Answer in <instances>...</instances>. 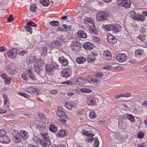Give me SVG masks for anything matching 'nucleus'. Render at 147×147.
Masks as SVG:
<instances>
[{
  "instance_id": "3c124183",
  "label": "nucleus",
  "mask_w": 147,
  "mask_h": 147,
  "mask_svg": "<svg viewBox=\"0 0 147 147\" xmlns=\"http://www.w3.org/2000/svg\"><path fill=\"white\" fill-rule=\"evenodd\" d=\"M96 77L97 78L101 77L104 76V74L101 73H98L96 74Z\"/></svg>"
},
{
  "instance_id": "58836bf2",
  "label": "nucleus",
  "mask_w": 147,
  "mask_h": 147,
  "mask_svg": "<svg viewBox=\"0 0 147 147\" xmlns=\"http://www.w3.org/2000/svg\"><path fill=\"white\" fill-rule=\"evenodd\" d=\"M54 44L55 46L57 47H59L62 45L61 43H60L57 39L56 40L54 41Z\"/></svg>"
},
{
  "instance_id": "c03bdc74",
  "label": "nucleus",
  "mask_w": 147,
  "mask_h": 147,
  "mask_svg": "<svg viewBox=\"0 0 147 147\" xmlns=\"http://www.w3.org/2000/svg\"><path fill=\"white\" fill-rule=\"evenodd\" d=\"M32 71V69L31 67H28L26 69V71L28 75L30 74H31Z\"/></svg>"
},
{
  "instance_id": "a878e982",
  "label": "nucleus",
  "mask_w": 147,
  "mask_h": 147,
  "mask_svg": "<svg viewBox=\"0 0 147 147\" xmlns=\"http://www.w3.org/2000/svg\"><path fill=\"white\" fill-rule=\"evenodd\" d=\"M40 3L45 6H48L50 4V2L49 0H40Z\"/></svg>"
},
{
  "instance_id": "412c9836",
  "label": "nucleus",
  "mask_w": 147,
  "mask_h": 147,
  "mask_svg": "<svg viewBox=\"0 0 147 147\" xmlns=\"http://www.w3.org/2000/svg\"><path fill=\"white\" fill-rule=\"evenodd\" d=\"M59 61L64 66L67 65L69 63V61L67 59L63 57H59Z\"/></svg>"
},
{
  "instance_id": "e433bc0d",
  "label": "nucleus",
  "mask_w": 147,
  "mask_h": 147,
  "mask_svg": "<svg viewBox=\"0 0 147 147\" xmlns=\"http://www.w3.org/2000/svg\"><path fill=\"white\" fill-rule=\"evenodd\" d=\"M77 79L78 80V85H82L85 84L86 82L84 80L82 79L81 78H79Z\"/></svg>"
},
{
  "instance_id": "f8f14e48",
  "label": "nucleus",
  "mask_w": 147,
  "mask_h": 147,
  "mask_svg": "<svg viewBox=\"0 0 147 147\" xmlns=\"http://www.w3.org/2000/svg\"><path fill=\"white\" fill-rule=\"evenodd\" d=\"M9 138L6 136H0V142L2 144H8L10 142Z\"/></svg>"
},
{
  "instance_id": "774afa93",
  "label": "nucleus",
  "mask_w": 147,
  "mask_h": 147,
  "mask_svg": "<svg viewBox=\"0 0 147 147\" xmlns=\"http://www.w3.org/2000/svg\"><path fill=\"white\" fill-rule=\"evenodd\" d=\"M12 135L13 137L14 138H16V137L18 136V135H19L17 134L16 133V132L15 131H14L13 132Z\"/></svg>"
},
{
  "instance_id": "a19ab883",
  "label": "nucleus",
  "mask_w": 147,
  "mask_h": 147,
  "mask_svg": "<svg viewBox=\"0 0 147 147\" xmlns=\"http://www.w3.org/2000/svg\"><path fill=\"white\" fill-rule=\"evenodd\" d=\"M32 140L34 142L36 143L38 142H40V140H40V138L36 136L32 138Z\"/></svg>"
},
{
  "instance_id": "5701e85b",
  "label": "nucleus",
  "mask_w": 147,
  "mask_h": 147,
  "mask_svg": "<svg viewBox=\"0 0 147 147\" xmlns=\"http://www.w3.org/2000/svg\"><path fill=\"white\" fill-rule=\"evenodd\" d=\"M86 60V59L84 57H78L76 59V62L78 64H82L84 63Z\"/></svg>"
},
{
  "instance_id": "6e6d98bb",
  "label": "nucleus",
  "mask_w": 147,
  "mask_h": 147,
  "mask_svg": "<svg viewBox=\"0 0 147 147\" xmlns=\"http://www.w3.org/2000/svg\"><path fill=\"white\" fill-rule=\"evenodd\" d=\"M138 38L142 42H144L145 40V38H144V36H142L141 35H140Z\"/></svg>"
},
{
  "instance_id": "f3484780",
  "label": "nucleus",
  "mask_w": 147,
  "mask_h": 147,
  "mask_svg": "<svg viewBox=\"0 0 147 147\" xmlns=\"http://www.w3.org/2000/svg\"><path fill=\"white\" fill-rule=\"evenodd\" d=\"M142 13L144 16L139 14L138 16L137 20L141 21H144L145 20V18L144 16H147V10L143 11L142 12Z\"/></svg>"
},
{
  "instance_id": "4468645a",
  "label": "nucleus",
  "mask_w": 147,
  "mask_h": 147,
  "mask_svg": "<svg viewBox=\"0 0 147 147\" xmlns=\"http://www.w3.org/2000/svg\"><path fill=\"white\" fill-rule=\"evenodd\" d=\"M107 40L110 43L114 44L117 42V39L113 36L111 35L110 34H107Z\"/></svg>"
},
{
  "instance_id": "f03ea898",
  "label": "nucleus",
  "mask_w": 147,
  "mask_h": 147,
  "mask_svg": "<svg viewBox=\"0 0 147 147\" xmlns=\"http://www.w3.org/2000/svg\"><path fill=\"white\" fill-rule=\"evenodd\" d=\"M42 137H43V139L40 140V143L41 145L44 147H48L51 144L50 139L47 137V136L48 134L47 133H43L42 132L41 133Z\"/></svg>"
},
{
  "instance_id": "bb28decb",
  "label": "nucleus",
  "mask_w": 147,
  "mask_h": 147,
  "mask_svg": "<svg viewBox=\"0 0 147 147\" xmlns=\"http://www.w3.org/2000/svg\"><path fill=\"white\" fill-rule=\"evenodd\" d=\"M40 51L42 55L45 56L47 53V48L45 47H43L40 48Z\"/></svg>"
},
{
  "instance_id": "9d476101",
  "label": "nucleus",
  "mask_w": 147,
  "mask_h": 147,
  "mask_svg": "<svg viewBox=\"0 0 147 147\" xmlns=\"http://www.w3.org/2000/svg\"><path fill=\"white\" fill-rule=\"evenodd\" d=\"M7 56L9 57L14 59L17 54V49L15 48L10 50L7 52Z\"/></svg>"
},
{
  "instance_id": "c9c22d12",
  "label": "nucleus",
  "mask_w": 147,
  "mask_h": 147,
  "mask_svg": "<svg viewBox=\"0 0 147 147\" xmlns=\"http://www.w3.org/2000/svg\"><path fill=\"white\" fill-rule=\"evenodd\" d=\"M36 89L31 87H29L27 90V92L31 94L34 93V92H36Z\"/></svg>"
},
{
  "instance_id": "ddd939ff",
  "label": "nucleus",
  "mask_w": 147,
  "mask_h": 147,
  "mask_svg": "<svg viewBox=\"0 0 147 147\" xmlns=\"http://www.w3.org/2000/svg\"><path fill=\"white\" fill-rule=\"evenodd\" d=\"M83 47L86 50H90L92 49L94 47V45L89 42L84 43Z\"/></svg>"
},
{
  "instance_id": "393cba45",
  "label": "nucleus",
  "mask_w": 147,
  "mask_h": 147,
  "mask_svg": "<svg viewBox=\"0 0 147 147\" xmlns=\"http://www.w3.org/2000/svg\"><path fill=\"white\" fill-rule=\"evenodd\" d=\"M135 54L138 56H141L144 54V50L142 49H139L136 50L135 51Z\"/></svg>"
},
{
  "instance_id": "37998d69",
  "label": "nucleus",
  "mask_w": 147,
  "mask_h": 147,
  "mask_svg": "<svg viewBox=\"0 0 147 147\" xmlns=\"http://www.w3.org/2000/svg\"><path fill=\"white\" fill-rule=\"evenodd\" d=\"M80 90L82 92H86L87 93H90L91 92V90L87 89L86 88H83Z\"/></svg>"
},
{
  "instance_id": "a211bd4d",
  "label": "nucleus",
  "mask_w": 147,
  "mask_h": 147,
  "mask_svg": "<svg viewBox=\"0 0 147 147\" xmlns=\"http://www.w3.org/2000/svg\"><path fill=\"white\" fill-rule=\"evenodd\" d=\"M103 57L105 59L109 60L111 58V52L108 50L104 51L103 55Z\"/></svg>"
},
{
  "instance_id": "4d7b16f0",
  "label": "nucleus",
  "mask_w": 147,
  "mask_h": 147,
  "mask_svg": "<svg viewBox=\"0 0 147 147\" xmlns=\"http://www.w3.org/2000/svg\"><path fill=\"white\" fill-rule=\"evenodd\" d=\"M6 69L8 72H10L12 69L10 65H8Z\"/></svg>"
},
{
  "instance_id": "7ed1b4c3",
  "label": "nucleus",
  "mask_w": 147,
  "mask_h": 147,
  "mask_svg": "<svg viewBox=\"0 0 147 147\" xmlns=\"http://www.w3.org/2000/svg\"><path fill=\"white\" fill-rule=\"evenodd\" d=\"M108 13L104 11H100L97 14L96 18L97 20L100 22L103 23L107 20V16Z\"/></svg>"
},
{
  "instance_id": "49530a36",
  "label": "nucleus",
  "mask_w": 147,
  "mask_h": 147,
  "mask_svg": "<svg viewBox=\"0 0 147 147\" xmlns=\"http://www.w3.org/2000/svg\"><path fill=\"white\" fill-rule=\"evenodd\" d=\"M94 140V146L95 147H98L99 146V142L98 138L97 137L95 138Z\"/></svg>"
},
{
  "instance_id": "e2e57ef3",
  "label": "nucleus",
  "mask_w": 147,
  "mask_h": 147,
  "mask_svg": "<svg viewBox=\"0 0 147 147\" xmlns=\"http://www.w3.org/2000/svg\"><path fill=\"white\" fill-rule=\"evenodd\" d=\"M6 134L5 131L4 130H1L0 131V136H5V134Z\"/></svg>"
},
{
  "instance_id": "ea45409f",
  "label": "nucleus",
  "mask_w": 147,
  "mask_h": 147,
  "mask_svg": "<svg viewBox=\"0 0 147 147\" xmlns=\"http://www.w3.org/2000/svg\"><path fill=\"white\" fill-rule=\"evenodd\" d=\"M5 83L6 84H9L11 83V78L10 77H8L7 78L5 79Z\"/></svg>"
},
{
  "instance_id": "338daca9",
  "label": "nucleus",
  "mask_w": 147,
  "mask_h": 147,
  "mask_svg": "<svg viewBox=\"0 0 147 147\" xmlns=\"http://www.w3.org/2000/svg\"><path fill=\"white\" fill-rule=\"evenodd\" d=\"M28 147H39L36 145H34L31 144H29L28 145Z\"/></svg>"
},
{
  "instance_id": "4c0bfd02",
  "label": "nucleus",
  "mask_w": 147,
  "mask_h": 147,
  "mask_svg": "<svg viewBox=\"0 0 147 147\" xmlns=\"http://www.w3.org/2000/svg\"><path fill=\"white\" fill-rule=\"evenodd\" d=\"M65 39V38L63 36H60L57 38V39L58 41L60 43H61V45H62V43L64 42Z\"/></svg>"
},
{
  "instance_id": "dca6fc26",
  "label": "nucleus",
  "mask_w": 147,
  "mask_h": 147,
  "mask_svg": "<svg viewBox=\"0 0 147 147\" xmlns=\"http://www.w3.org/2000/svg\"><path fill=\"white\" fill-rule=\"evenodd\" d=\"M121 4L123 7L125 8H129L131 5L130 0H122Z\"/></svg>"
},
{
  "instance_id": "cd10ccee",
  "label": "nucleus",
  "mask_w": 147,
  "mask_h": 147,
  "mask_svg": "<svg viewBox=\"0 0 147 147\" xmlns=\"http://www.w3.org/2000/svg\"><path fill=\"white\" fill-rule=\"evenodd\" d=\"M61 26L64 28V30L65 32H68V31L71 30V28L69 26H67L66 24H63Z\"/></svg>"
},
{
  "instance_id": "de8ad7c7",
  "label": "nucleus",
  "mask_w": 147,
  "mask_h": 147,
  "mask_svg": "<svg viewBox=\"0 0 147 147\" xmlns=\"http://www.w3.org/2000/svg\"><path fill=\"white\" fill-rule=\"evenodd\" d=\"M28 75L29 77L32 80H36V78L34 76V75L32 74V73L28 74Z\"/></svg>"
},
{
  "instance_id": "473e14b6",
  "label": "nucleus",
  "mask_w": 147,
  "mask_h": 147,
  "mask_svg": "<svg viewBox=\"0 0 147 147\" xmlns=\"http://www.w3.org/2000/svg\"><path fill=\"white\" fill-rule=\"evenodd\" d=\"M38 8L36 7V5L34 4H33L31 5L30 7V11L33 12H36L37 11V9Z\"/></svg>"
},
{
  "instance_id": "864d4df0",
  "label": "nucleus",
  "mask_w": 147,
  "mask_h": 147,
  "mask_svg": "<svg viewBox=\"0 0 147 147\" xmlns=\"http://www.w3.org/2000/svg\"><path fill=\"white\" fill-rule=\"evenodd\" d=\"M13 19L12 15L10 14L7 20L8 22H11L13 21Z\"/></svg>"
},
{
  "instance_id": "8fccbe9b",
  "label": "nucleus",
  "mask_w": 147,
  "mask_h": 147,
  "mask_svg": "<svg viewBox=\"0 0 147 147\" xmlns=\"http://www.w3.org/2000/svg\"><path fill=\"white\" fill-rule=\"evenodd\" d=\"M144 133L142 132H140L138 134L137 136L139 138H142L144 137Z\"/></svg>"
},
{
  "instance_id": "b1692460",
  "label": "nucleus",
  "mask_w": 147,
  "mask_h": 147,
  "mask_svg": "<svg viewBox=\"0 0 147 147\" xmlns=\"http://www.w3.org/2000/svg\"><path fill=\"white\" fill-rule=\"evenodd\" d=\"M96 27V26L95 25H94L93 26H90V27H89V32L92 33L96 34L97 31Z\"/></svg>"
},
{
  "instance_id": "f704fd0d",
  "label": "nucleus",
  "mask_w": 147,
  "mask_h": 147,
  "mask_svg": "<svg viewBox=\"0 0 147 147\" xmlns=\"http://www.w3.org/2000/svg\"><path fill=\"white\" fill-rule=\"evenodd\" d=\"M50 24L53 26H58L59 25V23L58 21L53 20V21L50 22Z\"/></svg>"
},
{
  "instance_id": "9b49d317",
  "label": "nucleus",
  "mask_w": 147,
  "mask_h": 147,
  "mask_svg": "<svg viewBox=\"0 0 147 147\" xmlns=\"http://www.w3.org/2000/svg\"><path fill=\"white\" fill-rule=\"evenodd\" d=\"M94 22V20L90 18H86L84 20V24L86 26H89V27H90V26H93L95 25Z\"/></svg>"
},
{
  "instance_id": "72a5a7b5",
  "label": "nucleus",
  "mask_w": 147,
  "mask_h": 147,
  "mask_svg": "<svg viewBox=\"0 0 147 147\" xmlns=\"http://www.w3.org/2000/svg\"><path fill=\"white\" fill-rule=\"evenodd\" d=\"M35 61L34 58L31 57L30 58H27L26 62L27 64H30L32 63Z\"/></svg>"
},
{
  "instance_id": "39448f33",
  "label": "nucleus",
  "mask_w": 147,
  "mask_h": 147,
  "mask_svg": "<svg viewBox=\"0 0 147 147\" xmlns=\"http://www.w3.org/2000/svg\"><path fill=\"white\" fill-rule=\"evenodd\" d=\"M116 59L120 62H123L126 61L127 57L124 53H119L117 55Z\"/></svg>"
},
{
  "instance_id": "0e129e2a",
  "label": "nucleus",
  "mask_w": 147,
  "mask_h": 147,
  "mask_svg": "<svg viewBox=\"0 0 147 147\" xmlns=\"http://www.w3.org/2000/svg\"><path fill=\"white\" fill-rule=\"evenodd\" d=\"M137 147H146L144 143L139 144L138 145Z\"/></svg>"
},
{
  "instance_id": "aec40b11",
  "label": "nucleus",
  "mask_w": 147,
  "mask_h": 147,
  "mask_svg": "<svg viewBox=\"0 0 147 147\" xmlns=\"http://www.w3.org/2000/svg\"><path fill=\"white\" fill-rule=\"evenodd\" d=\"M77 34L79 37L83 38H86L87 36V33L83 30H79L77 32Z\"/></svg>"
},
{
  "instance_id": "1a4fd4ad",
  "label": "nucleus",
  "mask_w": 147,
  "mask_h": 147,
  "mask_svg": "<svg viewBox=\"0 0 147 147\" xmlns=\"http://www.w3.org/2000/svg\"><path fill=\"white\" fill-rule=\"evenodd\" d=\"M71 70L70 69H64L61 72L62 76L65 78H68L71 76Z\"/></svg>"
},
{
  "instance_id": "6ab92c4d",
  "label": "nucleus",
  "mask_w": 147,
  "mask_h": 147,
  "mask_svg": "<svg viewBox=\"0 0 147 147\" xmlns=\"http://www.w3.org/2000/svg\"><path fill=\"white\" fill-rule=\"evenodd\" d=\"M87 103L88 105L92 106H94L96 105L95 99L90 97L87 98Z\"/></svg>"
},
{
  "instance_id": "052dcab7",
  "label": "nucleus",
  "mask_w": 147,
  "mask_h": 147,
  "mask_svg": "<svg viewBox=\"0 0 147 147\" xmlns=\"http://www.w3.org/2000/svg\"><path fill=\"white\" fill-rule=\"evenodd\" d=\"M50 93L53 94H55L57 93V91L56 90H52L50 91Z\"/></svg>"
},
{
  "instance_id": "79ce46f5",
  "label": "nucleus",
  "mask_w": 147,
  "mask_h": 147,
  "mask_svg": "<svg viewBox=\"0 0 147 147\" xmlns=\"http://www.w3.org/2000/svg\"><path fill=\"white\" fill-rule=\"evenodd\" d=\"M90 116L91 118L93 119L95 118L96 117V115L94 112L93 111H91L90 114Z\"/></svg>"
},
{
  "instance_id": "423d86ee",
  "label": "nucleus",
  "mask_w": 147,
  "mask_h": 147,
  "mask_svg": "<svg viewBox=\"0 0 147 147\" xmlns=\"http://www.w3.org/2000/svg\"><path fill=\"white\" fill-rule=\"evenodd\" d=\"M81 46V43L78 41L73 42L71 45L72 50L74 51H78L80 50Z\"/></svg>"
},
{
  "instance_id": "6e6552de",
  "label": "nucleus",
  "mask_w": 147,
  "mask_h": 147,
  "mask_svg": "<svg viewBox=\"0 0 147 147\" xmlns=\"http://www.w3.org/2000/svg\"><path fill=\"white\" fill-rule=\"evenodd\" d=\"M104 26L105 28H106V29L108 31L112 30L113 32L115 33H118L119 32L118 29L114 25L108 24L105 26Z\"/></svg>"
},
{
  "instance_id": "2eb2a0df",
  "label": "nucleus",
  "mask_w": 147,
  "mask_h": 147,
  "mask_svg": "<svg viewBox=\"0 0 147 147\" xmlns=\"http://www.w3.org/2000/svg\"><path fill=\"white\" fill-rule=\"evenodd\" d=\"M123 117L124 118L127 119L129 120L131 123H134L135 122V119L134 116L131 114H125L123 115Z\"/></svg>"
},
{
  "instance_id": "c85d7f7f",
  "label": "nucleus",
  "mask_w": 147,
  "mask_h": 147,
  "mask_svg": "<svg viewBox=\"0 0 147 147\" xmlns=\"http://www.w3.org/2000/svg\"><path fill=\"white\" fill-rule=\"evenodd\" d=\"M22 132H21V136L24 139H26L27 138L28 136V134L27 132L24 131H22Z\"/></svg>"
},
{
  "instance_id": "69168bd1",
  "label": "nucleus",
  "mask_w": 147,
  "mask_h": 147,
  "mask_svg": "<svg viewBox=\"0 0 147 147\" xmlns=\"http://www.w3.org/2000/svg\"><path fill=\"white\" fill-rule=\"evenodd\" d=\"M111 67V66L110 65H106L103 67L104 69H109Z\"/></svg>"
},
{
  "instance_id": "20e7f679",
  "label": "nucleus",
  "mask_w": 147,
  "mask_h": 147,
  "mask_svg": "<svg viewBox=\"0 0 147 147\" xmlns=\"http://www.w3.org/2000/svg\"><path fill=\"white\" fill-rule=\"evenodd\" d=\"M27 25L25 26L26 30L32 33L33 31L35 30L37 27V25L31 21H30L27 23Z\"/></svg>"
},
{
  "instance_id": "0eeeda50",
  "label": "nucleus",
  "mask_w": 147,
  "mask_h": 147,
  "mask_svg": "<svg viewBox=\"0 0 147 147\" xmlns=\"http://www.w3.org/2000/svg\"><path fill=\"white\" fill-rule=\"evenodd\" d=\"M62 109L61 107H59L58 108L56 112L57 115L59 117L65 119L68 118L66 114L62 110Z\"/></svg>"
},
{
  "instance_id": "680f3d73",
  "label": "nucleus",
  "mask_w": 147,
  "mask_h": 147,
  "mask_svg": "<svg viewBox=\"0 0 147 147\" xmlns=\"http://www.w3.org/2000/svg\"><path fill=\"white\" fill-rule=\"evenodd\" d=\"M1 77L3 79H6V78H7V74L4 73H3L1 74Z\"/></svg>"
},
{
  "instance_id": "c756f323",
  "label": "nucleus",
  "mask_w": 147,
  "mask_h": 147,
  "mask_svg": "<svg viewBox=\"0 0 147 147\" xmlns=\"http://www.w3.org/2000/svg\"><path fill=\"white\" fill-rule=\"evenodd\" d=\"M95 59L94 56L90 55L88 57L87 61L89 63H92L95 61Z\"/></svg>"
},
{
  "instance_id": "a18cd8bd",
  "label": "nucleus",
  "mask_w": 147,
  "mask_h": 147,
  "mask_svg": "<svg viewBox=\"0 0 147 147\" xmlns=\"http://www.w3.org/2000/svg\"><path fill=\"white\" fill-rule=\"evenodd\" d=\"M65 106L69 109H71L72 108V106L70 104V102H66Z\"/></svg>"
},
{
  "instance_id": "bf43d9fd",
  "label": "nucleus",
  "mask_w": 147,
  "mask_h": 147,
  "mask_svg": "<svg viewBox=\"0 0 147 147\" xmlns=\"http://www.w3.org/2000/svg\"><path fill=\"white\" fill-rule=\"evenodd\" d=\"M58 120L59 121L63 123H65L67 121V120L62 118L59 119Z\"/></svg>"
},
{
  "instance_id": "13d9d810",
  "label": "nucleus",
  "mask_w": 147,
  "mask_h": 147,
  "mask_svg": "<svg viewBox=\"0 0 147 147\" xmlns=\"http://www.w3.org/2000/svg\"><path fill=\"white\" fill-rule=\"evenodd\" d=\"M130 94L129 93L122 94L123 97H128L130 96Z\"/></svg>"
},
{
  "instance_id": "603ef678",
  "label": "nucleus",
  "mask_w": 147,
  "mask_h": 147,
  "mask_svg": "<svg viewBox=\"0 0 147 147\" xmlns=\"http://www.w3.org/2000/svg\"><path fill=\"white\" fill-rule=\"evenodd\" d=\"M19 135H18V136L15 138V140L16 143H18L21 141V139L20 138H19Z\"/></svg>"
},
{
  "instance_id": "4be33fe9",
  "label": "nucleus",
  "mask_w": 147,
  "mask_h": 147,
  "mask_svg": "<svg viewBox=\"0 0 147 147\" xmlns=\"http://www.w3.org/2000/svg\"><path fill=\"white\" fill-rule=\"evenodd\" d=\"M67 133L65 130L64 129H62L60 130L58 133L57 134V136L60 137H63V136H67Z\"/></svg>"
},
{
  "instance_id": "f257e3e1",
  "label": "nucleus",
  "mask_w": 147,
  "mask_h": 147,
  "mask_svg": "<svg viewBox=\"0 0 147 147\" xmlns=\"http://www.w3.org/2000/svg\"><path fill=\"white\" fill-rule=\"evenodd\" d=\"M59 66L56 63H53L51 64H47L46 66V69L47 74L50 75H53L54 74L55 69H58Z\"/></svg>"
},
{
  "instance_id": "09e8293b",
  "label": "nucleus",
  "mask_w": 147,
  "mask_h": 147,
  "mask_svg": "<svg viewBox=\"0 0 147 147\" xmlns=\"http://www.w3.org/2000/svg\"><path fill=\"white\" fill-rule=\"evenodd\" d=\"M18 69H15L14 70L12 69L11 71L10 72L11 74L12 75L16 74H18Z\"/></svg>"
},
{
  "instance_id": "5fc2aeb1",
  "label": "nucleus",
  "mask_w": 147,
  "mask_h": 147,
  "mask_svg": "<svg viewBox=\"0 0 147 147\" xmlns=\"http://www.w3.org/2000/svg\"><path fill=\"white\" fill-rule=\"evenodd\" d=\"M18 94L26 98H28L29 97L28 95L25 93L19 92Z\"/></svg>"
},
{
  "instance_id": "7c9ffc66",
  "label": "nucleus",
  "mask_w": 147,
  "mask_h": 147,
  "mask_svg": "<svg viewBox=\"0 0 147 147\" xmlns=\"http://www.w3.org/2000/svg\"><path fill=\"white\" fill-rule=\"evenodd\" d=\"M50 130L52 132H55L57 131V128L54 125H52L50 128Z\"/></svg>"
},
{
  "instance_id": "2f4dec72",
  "label": "nucleus",
  "mask_w": 147,
  "mask_h": 147,
  "mask_svg": "<svg viewBox=\"0 0 147 147\" xmlns=\"http://www.w3.org/2000/svg\"><path fill=\"white\" fill-rule=\"evenodd\" d=\"M130 15L132 18L137 20L138 15L136 14L135 12L134 11H131L130 13Z\"/></svg>"
}]
</instances>
